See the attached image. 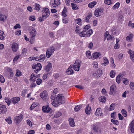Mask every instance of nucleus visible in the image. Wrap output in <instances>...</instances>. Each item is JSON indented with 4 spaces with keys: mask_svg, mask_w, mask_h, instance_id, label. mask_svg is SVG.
Masks as SVG:
<instances>
[{
    "mask_svg": "<svg viewBox=\"0 0 134 134\" xmlns=\"http://www.w3.org/2000/svg\"><path fill=\"white\" fill-rule=\"evenodd\" d=\"M92 15L91 13H89L87 16L85 20V21L86 22H88L90 18L92 16Z\"/></svg>",
    "mask_w": 134,
    "mask_h": 134,
    "instance_id": "nucleus-34",
    "label": "nucleus"
},
{
    "mask_svg": "<svg viewBox=\"0 0 134 134\" xmlns=\"http://www.w3.org/2000/svg\"><path fill=\"white\" fill-rule=\"evenodd\" d=\"M101 55V54L99 52H95L92 55V56L93 59L97 58Z\"/></svg>",
    "mask_w": 134,
    "mask_h": 134,
    "instance_id": "nucleus-20",
    "label": "nucleus"
},
{
    "mask_svg": "<svg viewBox=\"0 0 134 134\" xmlns=\"http://www.w3.org/2000/svg\"><path fill=\"white\" fill-rule=\"evenodd\" d=\"M17 72L16 74V76H20L22 75L21 72L19 70H17Z\"/></svg>",
    "mask_w": 134,
    "mask_h": 134,
    "instance_id": "nucleus-50",
    "label": "nucleus"
},
{
    "mask_svg": "<svg viewBox=\"0 0 134 134\" xmlns=\"http://www.w3.org/2000/svg\"><path fill=\"white\" fill-rule=\"evenodd\" d=\"M99 100L101 102H105L106 100V98L105 96H102L99 98Z\"/></svg>",
    "mask_w": 134,
    "mask_h": 134,
    "instance_id": "nucleus-37",
    "label": "nucleus"
},
{
    "mask_svg": "<svg viewBox=\"0 0 134 134\" xmlns=\"http://www.w3.org/2000/svg\"><path fill=\"white\" fill-rule=\"evenodd\" d=\"M86 55L87 57H88L89 56L91 55V53L89 51H87L86 52Z\"/></svg>",
    "mask_w": 134,
    "mask_h": 134,
    "instance_id": "nucleus-59",
    "label": "nucleus"
},
{
    "mask_svg": "<svg viewBox=\"0 0 134 134\" xmlns=\"http://www.w3.org/2000/svg\"><path fill=\"white\" fill-rule=\"evenodd\" d=\"M116 86L115 84H113L110 87V94H113L115 92L116 89Z\"/></svg>",
    "mask_w": 134,
    "mask_h": 134,
    "instance_id": "nucleus-16",
    "label": "nucleus"
},
{
    "mask_svg": "<svg viewBox=\"0 0 134 134\" xmlns=\"http://www.w3.org/2000/svg\"><path fill=\"white\" fill-rule=\"evenodd\" d=\"M23 115L20 114L19 116H16L14 118V120L15 122L19 123L22 119Z\"/></svg>",
    "mask_w": 134,
    "mask_h": 134,
    "instance_id": "nucleus-10",
    "label": "nucleus"
},
{
    "mask_svg": "<svg viewBox=\"0 0 134 134\" xmlns=\"http://www.w3.org/2000/svg\"><path fill=\"white\" fill-rule=\"evenodd\" d=\"M40 6L38 4H36L35 5V9L39 11L40 9Z\"/></svg>",
    "mask_w": 134,
    "mask_h": 134,
    "instance_id": "nucleus-45",
    "label": "nucleus"
},
{
    "mask_svg": "<svg viewBox=\"0 0 134 134\" xmlns=\"http://www.w3.org/2000/svg\"><path fill=\"white\" fill-rule=\"evenodd\" d=\"M90 27V26L89 25H87L84 27L83 30L86 32L88 30Z\"/></svg>",
    "mask_w": 134,
    "mask_h": 134,
    "instance_id": "nucleus-44",
    "label": "nucleus"
},
{
    "mask_svg": "<svg viewBox=\"0 0 134 134\" xmlns=\"http://www.w3.org/2000/svg\"><path fill=\"white\" fill-rule=\"evenodd\" d=\"M50 5L51 6H52L53 7H57L58 5H57V4L55 2H54V3H50Z\"/></svg>",
    "mask_w": 134,
    "mask_h": 134,
    "instance_id": "nucleus-63",
    "label": "nucleus"
},
{
    "mask_svg": "<svg viewBox=\"0 0 134 134\" xmlns=\"http://www.w3.org/2000/svg\"><path fill=\"white\" fill-rule=\"evenodd\" d=\"M93 32V30L92 29H90L89 30H88L86 32V34L87 35V37H89L90 35L92 34Z\"/></svg>",
    "mask_w": 134,
    "mask_h": 134,
    "instance_id": "nucleus-31",
    "label": "nucleus"
},
{
    "mask_svg": "<svg viewBox=\"0 0 134 134\" xmlns=\"http://www.w3.org/2000/svg\"><path fill=\"white\" fill-rule=\"evenodd\" d=\"M103 10L102 9H96L94 12V15L96 17H98L100 16L101 15L102 13H103Z\"/></svg>",
    "mask_w": 134,
    "mask_h": 134,
    "instance_id": "nucleus-6",
    "label": "nucleus"
},
{
    "mask_svg": "<svg viewBox=\"0 0 134 134\" xmlns=\"http://www.w3.org/2000/svg\"><path fill=\"white\" fill-rule=\"evenodd\" d=\"M7 19V17L5 15H3L0 14V20L1 21H4Z\"/></svg>",
    "mask_w": 134,
    "mask_h": 134,
    "instance_id": "nucleus-33",
    "label": "nucleus"
},
{
    "mask_svg": "<svg viewBox=\"0 0 134 134\" xmlns=\"http://www.w3.org/2000/svg\"><path fill=\"white\" fill-rule=\"evenodd\" d=\"M82 108L81 105H79L75 107L74 108V110L75 111H77Z\"/></svg>",
    "mask_w": 134,
    "mask_h": 134,
    "instance_id": "nucleus-36",
    "label": "nucleus"
},
{
    "mask_svg": "<svg viewBox=\"0 0 134 134\" xmlns=\"http://www.w3.org/2000/svg\"><path fill=\"white\" fill-rule=\"evenodd\" d=\"M122 74H119L117 76L116 81L118 84H119L120 82L121 77L122 76Z\"/></svg>",
    "mask_w": 134,
    "mask_h": 134,
    "instance_id": "nucleus-26",
    "label": "nucleus"
},
{
    "mask_svg": "<svg viewBox=\"0 0 134 134\" xmlns=\"http://www.w3.org/2000/svg\"><path fill=\"white\" fill-rule=\"evenodd\" d=\"M75 87L76 88H78L80 89H82L84 88V87L83 86L79 85L75 86Z\"/></svg>",
    "mask_w": 134,
    "mask_h": 134,
    "instance_id": "nucleus-58",
    "label": "nucleus"
},
{
    "mask_svg": "<svg viewBox=\"0 0 134 134\" xmlns=\"http://www.w3.org/2000/svg\"><path fill=\"white\" fill-rule=\"evenodd\" d=\"M72 66H70L67 69L66 73L68 75H72L73 74L74 71L72 69Z\"/></svg>",
    "mask_w": 134,
    "mask_h": 134,
    "instance_id": "nucleus-15",
    "label": "nucleus"
},
{
    "mask_svg": "<svg viewBox=\"0 0 134 134\" xmlns=\"http://www.w3.org/2000/svg\"><path fill=\"white\" fill-rule=\"evenodd\" d=\"M42 68L41 64L39 63H38L37 64L35 65H33L32 66V68L33 69H37L39 67Z\"/></svg>",
    "mask_w": 134,
    "mask_h": 134,
    "instance_id": "nucleus-27",
    "label": "nucleus"
},
{
    "mask_svg": "<svg viewBox=\"0 0 134 134\" xmlns=\"http://www.w3.org/2000/svg\"><path fill=\"white\" fill-rule=\"evenodd\" d=\"M134 35L132 33H131L126 38V40L127 41H131L132 39L133 38Z\"/></svg>",
    "mask_w": 134,
    "mask_h": 134,
    "instance_id": "nucleus-23",
    "label": "nucleus"
},
{
    "mask_svg": "<svg viewBox=\"0 0 134 134\" xmlns=\"http://www.w3.org/2000/svg\"><path fill=\"white\" fill-rule=\"evenodd\" d=\"M93 130L96 133L101 132V130L100 128V125L99 124H97L95 125L93 127Z\"/></svg>",
    "mask_w": 134,
    "mask_h": 134,
    "instance_id": "nucleus-7",
    "label": "nucleus"
},
{
    "mask_svg": "<svg viewBox=\"0 0 134 134\" xmlns=\"http://www.w3.org/2000/svg\"><path fill=\"white\" fill-rule=\"evenodd\" d=\"M47 92L45 91L41 93L40 94V97L42 99H43L44 98L47 97Z\"/></svg>",
    "mask_w": 134,
    "mask_h": 134,
    "instance_id": "nucleus-25",
    "label": "nucleus"
},
{
    "mask_svg": "<svg viewBox=\"0 0 134 134\" xmlns=\"http://www.w3.org/2000/svg\"><path fill=\"white\" fill-rule=\"evenodd\" d=\"M116 115V112H113L111 114V117L113 119H114Z\"/></svg>",
    "mask_w": 134,
    "mask_h": 134,
    "instance_id": "nucleus-62",
    "label": "nucleus"
},
{
    "mask_svg": "<svg viewBox=\"0 0 134 134\" xmlns=\"http://www.w3.org/2000/svg\"><path fill=\"white\" fill-rule=\"evenodd\" d=\"M86 32L83 30V31L81 32L79 34V35L81 37H87V34H86Z\"/></svg>",
    "mask_w": 134,
    "mask_h": 134,
    "instance_id": "nucleus-24",
    "label": "nucleus"
},
{
    "mask_svg": "<svg viewBox=\"0 0 134 134\" xmlns=\"http://www.w3.org/2000/svg\"><path fill=\"white\" fill-rule=\"evenodd\" d=\"M62 115L61 113L59 112L56 113V114L54 115V117L55 118H58L60 116Z\"/></svg>",
    "mask_w": 134,
    "mask_h": 134,
    "instance_id": "nucleus-41",
    "label": "nucleus"
},
{
    "mask_svg": "<svg viewBox=\"0 0 134 134\" xmlns=\"http://www.w3.org/2000/svg\"><path fill=\"white\" fill-rule=\"evenodd\" d=\"M4 32L3 31L0 30V39L1 40L3 39L4 37L3 36Z\"/></svg>",
    "mask_w": 134,
    "mask_h": 134,
    "instance_id": "nucleus-38",
    "label": "nucleus"
},
{
    "mask_svg": "<svg viewBox=\"0 0 134 134\" xmlns=\"http://www.w3.org/2000/svg\"><path fill=\"white\" fill-rule=\"evenodd\" d=\"M5 81V79L4 77L2 75H0V81L2 83H3Z\"/></svg>",
    "mask_w": 134,
    "mask_h": 134,
    "instance_id": "nucleus-46",
    "label": "nucleus"
},
{
    "mask_svg": "<svg viewBox=\"0 0 134 134\" xmlns=\"http://www.w3.org/2000/svg\"><path fill=\"white\" fill-rule=\"evenodd\" d=\"M128 26L132 28H133L134 27V23H132L131 21H130L129 22Z\"/></svg>",
    "mask_w": 134,
    "mask_h": 134,
    "instance_id": "nucleus-48",
    "label": "nucleus"
},
{
    "mask_svg": "<svg viewBox=\"0 0 134 134\" xmlns=\"http://www.w3.org/2000/svg\"><path fill=\"white\" fill-rule=\"evenodd\" d=\"M35 76H35V75L34 74V73L32 74L31 75V78L30 79V81H32V80H33V79L34 77H35ZM35 79H33V81H35Z\"/></svg>",
    "mask_w": 134,
    "mask_h": 134,
    "instance_id": "nucleus-49",
    "label": "nucleus"
},
{
    "mask_svg": "<svg viewBox=\"0 0 134 134\" xmlns=\"http://www.w3.org/2000/svg\"><path fill=\"white\" fill-rule=\"evenodd\" d=\"M69 124L70 126L72 127H74L75 125V122H74V119L72 118H70L69 119Z\"/></svg>",
    "mask_w": 134,
    "mask_h": 134,
    "instance_id": "nucleus-22",
    "label": "nucleus"
},
{
    "mask_svg": "<svg viewBox=\"0 0 134 134\" xmlns=\"http://www.w3.org/2000/svg\"><path fill=\"white\" fill-rule=\"evenodd\" d=\"M104 2L105 3L108 5H110L111 4V0H105Z\"/></svg>",
    "mask_w": 134,
    "mask_h": 134,
    "instance_id": "nucleus-55",
    "label": "nucleus"
},
{
    "mask_svg": "<svg viewBox=\"0 0 134 134\" xmlns=\"http://www.w3.org/2000/svg\"><path fill=\"white\" fill-rule=\"evenodd\" d=\"M81 64V62L80 61L78 60H76L73 66L74 70L76 71H78Z\"/></svg>",
    "mask_w": 134,
    "mask_h": 134,
    "instance_id": "nucleus-5",
    "label": "nucleus"
},
{
    "mask_svg": "<svg viewBox=\"0 0 134 134\" xmlns=\"http://www.w3.org/2000/svg\"><path fill=\"white\" fill-rule=\"evenodd\" d=\"M12 50L14 52H16L18 48V45L16 43H13L12 44Z\"/></svg>",
    "mask_w": 134,
    "mask_h": 134,
    "instance_id": "nucleus-11",
    "label": "nucleus"
},
{
    "mask_svg": "<svg viewBox=\"0 0 134 134\" xmlns=\"http://www.w3.org/2000/svg\"><path fill=\"white\" fill-rule=\"evenodd\" d=\"M29 19L32 21H34L35 19V17L34 16H31L29 17Z\"/></svg>",
    "mask_w": 134,
    "mask_h": 134,
    "instance_id": "nucleus-61",
    "label": "nucleus"
},
{
    "mask_svg": "<svg viewBox=\"0 0 134 134\" xmlns=\"http://www.w3.org/2000/svg\"><path fill=\"white\" fill-rule=\"evenodd\" d=\"M100 108H98L95 113V115L97 116H102V113L100 110Z\"/></svg>",
    "mask_w": 134,
    "mask_h": 134,
    "instance_id": "nucleus-18",
    "label": "nucleus"
},
{
    "mask_svg": "<svg viewBox=\"0 0 134 134\" xmlns=\"http://www.w3.org/2000/svg\"><path fill=\"white\" fill-rule=\"evenodd\" d=\"M52 65L50 63H48L44 68L46 71L47 72H49L51 70L52 68Z\"/></svg>",
    "mask_w": 134,
    "mask_h": 134,
    "instance_id": "nucleus-17",
    "label": "nucleus"
},
{
    "mask_svg": "<svg viewBox=\"0 0 134 134\" xmlns=\"http://www.w3.org/2000/svg\"><path fill=\"white\" fill-rule=\"evenodd\" d=\"M46 129L48 130H50L51 129V127L50 125L49 124H47L46 126Z\"/></svg>",
    "mask_w": 134,
    "mask_h": 134,
    "instance_id": "nucleus-60",
    "label": "nucleus"
},
{
    "mask_svg": "<svg viewBox=\"0 0 134 134\" xmlns=\"http://www.w3.org/2000/svg\"><path fill=\"white\" fill-rule=\"evenodd\" d=\"M62 96L58 95V96L55 98L54 94H52L51 97V99L52 100H54L52 102V105L55 107L58 106L59 104H61L64 103H65L64 101L62 100Z\"/></svg>",
    "mask_w": 134,
    "mask_h": 134,
    "instance_id": "nucleus-1",
    "label": "nucleus"
},
{
    "mask_svg": "<svg viewBox=\"0 0 134 134\" xmlns=\"http://www.w3.org/2000/svg\"><path fill=\"white\" fill-rule=\"evenodd\" d=\"M96 2L95 1L92 2L88 4V7L90 8H93L95 5L96 4Z\"/></svg>",
    "mask_w": 134,
    "mask_h": 134,
    "instance_id": "nucleus-30",
    "label": "nucleus"
},
{
    "mask_svg": "<svg viewBox=\"0 0 134 134\" xmlns=\"http://www.w3.org/2000/svg\"><path fill=\"white\" fill-rule=\"evenodd\" d=\"M80 30V29L79 27L77 26L76 28L75 32L77 33H79Z\"/></svg>",
    "mask_w": 134,
    "mask_h": 134,
    "instance_id": "nucleus-51",
    "label": "nucleus"
},
{
    "mask_svg": "<svg viewBox=\"0 0 134 134\" xmlns=\"http://www.w3.org/2000/svg\"><path fill=\"white\" fill-rule=\"evenodd\" d=\"M111 121L114 124L116 125H118L119 124L118 121L116 120L112 119L111 120Z\"/></svg>",
    "mask_w": 134,
    "mask_h": 134,
    "instance_id": "nucleus-40",
    "label": "nucleus"
},
{
    "mask_svg": "<svg viewBox=\"0 0 134 134\" xmlns=\"http://www.w3.org/2000/svg\"><path fill=\"white\" fill-rule=\"evenodd\" d=\"M129 128L132 133H134V120H133L130 124L129 126Z\"/></svg>",
    "mask_w": 134,
    "mask_h": 134,
    "instance_id": "nucleus-12",
    "label": "nucleus"
},
{
    "mask_svg": "<svg viewBox=\"0 0 134 134\" xmlns=\"http://www.w3.org/2000/svg\"><path fill=\"white\" fill-rule=\"evenodd\" d=\"M116 29L115 28H113V29L111 31V34L112 35H115L116 34Z\"/></svg>",
    "mask_w": 134,
    "mask_h": 134,
    "instance_id": "nucleus-53",
    "label": "nucleus"
},
{
    "mask_svg": "<svg viewBox=\"0 0 134 134\" xmlns=\"http://www.w3.org/2000/svg\"><path fill=\"white\" fill-rule=\"evenodd\" d=\"M55 50V48L54 46H50L49 48L47 49L46 53L47 57L49 58L51 55L53 54Z\"/></svg>",
    "mask_w": 134,
    "mask_h": 134,
    "instance_id": "nucleus-4",
    "label": "nucleus"
},
{
    "mask_svg": "<svg viewBox=\"0 0 134 134\" xmlns=\"http://www.w3.org/2000/svg\"><path fill=\"white\" fill-rule=\"evenodd\" d=\"M37 34L36 31L35 29L33 28L31 32H30V38H27L25 35L24 36L25 39L26 41L30 40V42L31 44L33 43L35 40V37Z\"/></svg>",
    "mask_w": 134,
    "mask_h": 134,
    "instance_id": "nucleus-2",
    "label": "nucleus"
},
{
    "mask_svg": "<svg viewBox=\"0 0 134 134\" xmlns=\"http://www.w3.org/2000/svg\"><path fill=\"white\" fill-rule=\"evenodd\" d=\"M40 61H43L45 60V55H40Z\"/></svg>",
    "mask_w": 134,
    "mask_h": 134,
    "instance_id": "nucleus-56",
    "label": "nucleus"
},
{
    "mask_svg": "<svg viewBox=\"0 0 134 134\" xmlns=\"http://www.w3.org/2000/svg\"><path fill=\"white\" fill-rule=\"evenodd\" d=\"M110 76L111 78H113L115 76V75L113 70H111L110 73Z\"/></svg>",
    "mask_w": 134,
    "mask_h": 134,
    "instance_id": "nucleus-54",
    "label": "nucleus"
},
{
    "mask_svg": "<svg viewBox=\"0 0 134 134\" xmlns=\"http://www.w3.org/2000/svg\"><path fill=\"white\" fill-rule=\"evenodd\" d=\"M129 53L130 54V57L132 60L134 62V51L130 50L129 51Z\"/></svg>",
    "mask_w": 134,
    "mask_h": 134,
    "instance_id": "nucleus-19",
    "label": "nucleus"
},
{
    "mask_svg": "<svg viewBox=\"0 0 134 134\" xmlns=\"http://www.w3.org/2000/svg\"><path fill=\"white\" fill-rule=\"evenodd\" d=\"M51 109L48 106H43L42 107V111L44 112L48 113L50 111Z\"/></svg>",
    "mask_w": 134,
    "mask_h": 134,
    "instance_id": "nucleus-13",
    "label": "nucleus"
},
{
    "mask_svg": "<svg viewBox=\"0 0 134 134\" xmlns=\"http://www.w3.org/2000/svg\"><path fill=\"white\" fill-rule=\"evenodd\" d=\"M120 5V3L119 2L117 3L113 7L112 9L113 10L117 9Z\"/></svg>",
    "mask_w": 134,
    "mask_h": 134,
    "instance_id": "nucleus-32",
    "label": "nucleus"
},
{
    "mask_svg": "<svg viewBox=\"0 0 134 134\" xmlns=\"http://www.w3.org/2000/svg\"><path fill=\"white\" fill-rule=\"evenodd\" d=\"M42 80L41 79H38L37 80L36 82L37 84L38 85H40L41 84V83Z\"/></svg>",
    "mask_w": 134,
    "mask_h": 134,
    "instance_id": "nucleus-57",
    "label": "nucleus"
},
{
    "mask_svg": "<svg viewBox=\"0 0 134 134\" xmlns=\"http://www.w3.org/2000/svg\"><path fill=\"white\" fill-rule=\"evenodd\" d=\"M71 4L73 9L77 10L78 9V8L76 4H75L73 3H72Z\"/></svg>",
    "mask_w": 134,
    "mask_h": 134,
    "instance_id": "nucleus-35",
    "label": "nucleus"
},
{
    "mask_svg": "<svg viewBox=\"0 0 134 134\" xmlns=\"http://www.w3.org/2000/svg\"><path fill=\"white\" fill-rule=\"evenodd\" d=\"M123 55L122 54H119L118 57V58L120 60H121L122 59Z\"/></svg>",
    "mask_w": 134,
    "mask_h": 134,
    "instance_id": "nucleus-64",
    "label": "nucleus"
},
{
    "mask_svg": "<svg viewBox=\"0 0 134 134\" xmlns=\"http://www.w3.org/2000/svg\"><path fill=\"white\" fill-rule=\"evenodd\" d=\"M20 100V98L19 97H14L12 99V103L13 104L17 103Z\"/></svg>",
    "mask_w": 134,
    "mask_h": 134,
    "instance_id": "nucleus-14",
    "label": "nucleus"
},
{
    "mask_svg": "<svg viewBox=\"0 0 134 134\" xmlns=\"http://www.w3.org/2000/svg\"><path fill=\"white\" fill-rule=\"evenodd\" d=\"M7 111V109L5 105L0 104V114L1 113H5Z\"/></svg>",
    "mask_w": 134,
    "mask_h": 134,
    "instance_id": "nucleus-8",
    "label": "nucleus"
},
{
    "mask_svg": "<svg viewBox=\"0 0 134 134\" xmlns=\"http://www.w3.org/2000/svg\"><path fill=\"white\" fill-rule=\"evenodd\" d=\"M42 17L39 18V21L40 22L43 21L44 20L46 19L50 15V11L49 9L47 8H44L42 10Z\"/></svg>",
    "mask_w": 134,
    "mask_h": 134,
    "instance_id": "nucleus-3",
    "label": "nucleus"
},
{
    "mask_svg": "<svg viewBox=\"0 0 134 134\" xmlns=\"http://www.w3.org/2000/svg\"><path fill=\"white\" fill-rule=\"evenodd\" d=\"M103 60L104 61V63H102V65H107L109 63V61L107 58L105 57H104L103 58Z\"/></svg>",
    "mask_w": 134,
    "mask_h": 134,
    "instance_id": "nucleus-29",
    "label": "nucleus"
},
{
    "mask_svg": "<svg viewBox=\"0 0 134 134\" xmlns=\"http://www.w3.org/2000/svg\"><path fill=\"white\" fill-rule=\"evenodd\" d=\"M5 120L8 124H10L12 123L11 119L10 117L5 119Z\"/></svg>",
    "mask_w": 134,
    "mask_h": 134,
    "instance_id": "nucleus-42",
    "label": "nucleus"
},
{
    "mask_svg": "<svg viewBox=\"0 0 134 134\" xmlns=\"http://www.w3.org/2000/svg\"><path fill=\"white\" fill-rule=\"evenodd\" d=\"M121 113L124 117H126L127 116V112L124 109L122 110Z\"/></svg>",
    "mask_w": 134,
    "mask_h": 134,
    "instance_id": "nucleus-43",
    "label": "nucleus"
},
{
    "mask_svg": "<svg viewBox=\"0 0 134 134\" xmlns=\"http://www.w3.org/2000/svg\"><path fill=\"white\" fill-rule=\"evenodd\" d=\"M5 102L7 103L8 106H9L11 102V101L9 100V98L7 97L5 98Z\"/></svg>",
    "mask_w": 134,
    "mask_h": 134,
    "instance_id": "nucleus-39",
    "label": "nucleus"
},
{
    "mask_svg": "<svg viewBox=\"0 0 134 134\" xmlns=\"http://www.w3.org/2000/svg\"><path fill=\"white\" fill-rule=\"evenodd\" d=\"M67 8L65 7H64V9L62 12V15L64 17H66L67 15L66 13L67 12Z\"/></svg>",
    "mask_w": 134,
    "mask_h": 134,
    "instance_id": "nucleus-28",
    "label": "nucleus"
},
{
    "mask_svg": "<svg viewBox=\"0 0 134 134\" xmlns=\"http://www.w3.org/2000/svg\"><path fill=\"white\" fill-rule=\"evenodd\" d=\"M115 104V103H112L111 105L109 108L110 110H113L114 109Z\"/></svg>",
    "mask_w": 134,
    "mask_h": 134,
    "instance_id": "nucleus-52",
    "label": "nucleus"
},
{
    "mask_svg": "<svg viewBox=\"0 0 134 134\" xmlns=\"http://www.w3.org/2000/svg\"><path fill=\"white\" fill-rule=\"evenodd\" d=\"M40 57H32V60H35L37 61H40Z\"/></svg>",
    "mask_w": 134,
    "mask_h": 134,
    "instance_id": "nucleus-47",
    "label": "nucleus"
},
{
    "mask_svg": "<svg viewBox=\"0 0 134 134\" xmlns=\"http://www.w3.org/2000/svg\"><path fill=\"white\" fill-rule=\"evenodd\" d=\"M7 70L8 72V75L7 76L9 78H12L14 74L11 68H8L7 69Z\"/></svg>",
    "mask_w": 134,
    "mask_h": 134,
    "instance_id": "nucleus-9",
    "label": "nucleus"
},
{
    "mask_svg": "<svg viewBox=\"0 0 134 134\" xmlns=\"http://www.w3.org/2000/svg\"><path fill=\"white\" fill-rule=\"evenodd\" d=\"M91 110V108L89 106V104L87 105L85 110V111L86 114H90Z\"/></svg>",
    "mask_w": 134,
    "mask_h": 134,
    "instance_id": "nucleus-21",
    "label": "nucleus"
}]
</instances>
